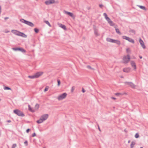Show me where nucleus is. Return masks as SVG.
<instances>
[{
  "mask_svg": "<svg viewBox=\"0 0 148 148\" xmlns=\"http://www.w3.org/2000/svg\"><path fill=\"white\" fill-rule=\"evenodd\" d=\"M43 73L42 72H38L34 74L35 78H38L41 76Z\"/></svg>",
  "mask_w": 148,
  "mask_h": 148,
  "instance_id": "9",
  "label": "nucleus"
},
{
  "mask_svg": "<svg viewBox=\"0 0 148 148\" xmlns=\"http://www.w3.org/2000/svg\"><path fill=\"white\" fill-rule=\"evenodd\" d=\"M139 57L140 59H142V56H139Z\"/></svg>",
  "mask_w": 148,
  "mask_h": 148,
  "instance_id": "55",
  "label": "nucleus"
},
{
  "mask_svg": "<svg viewBox=\"0 0 148 148\" xmlns=\"http://www.w3.org/2000/svg\"><path fill=\"white\" fill-rule=\"evenodd\" d=\"M19 36H21L24 38H26L27 37V35L24 33L20 32Z\"/></svg>",
  "mask_w": 148,
  "mask_h": 148,
  "instance_id": "17",
  "label": "nucleus"
},
{
  "mask_svg": "<svg viewBox=\"0 0 148 148\" xmlns=\"http://www.w3.org/2000/svg\"><path fill=\"white\" fill-rule=\"evenodd\" d=\"M82 91L83 93L84 92H85V90L83 88H82Z\"/></svg>",
  "mask_w": 148,
  "mask_h": 148,
  "instance_id": "48",
  "label": "nucleus"
},
{
  "mask_svg": "<svg viewBox=\"0 0 148 148\" xmlns=\"http://www.w3.org/2000/svg\"><path fill=\"white\" fill-rule=\"evenodd\" d=\"M24 144L25 145V146H27L28 145V142L27 141H25L24 143Z\"/></svg>",
  "mask_w": 148,
  "mask_h": 148,
  "instance_id": "43",
  "label": "nucleus"
},
{
  "mask_svg": "<svg viewBox=\"0 0 148 148\" xmlns=\"http://www.w3.org/2000/svg\"><path fill=\"white\" fill-rule=\"evenodd\" d=\"M28 109L29 110L32 112H35V110L32 109L30 105H28Z\"/></svg>",
  "mask_w": 148,
  "mask_h": 148,
  "instance_id": "18",
  "label": "nucleus"
},
{
  "mask_svg": "<svg viewBox=\"0 0 148 148\" xmlns=\"http://www.w3.org/2000/svg\"><path fill=\"white\" fill-rule=\"evenodd\" d=\"M114 43H116L118 45H119L121 44V42L120 41L118 40H115L114 42Z\"/></svg>",
  "mask_w": 148,
  "mask_h": 148,
  "instance_id": "24",
  "label": "nucleus"
},
{
  "mask_svg": "<svg viewBox=\"0 0 148 148\" xmlns=\"http://www.w3.org/2000/svg\"><path fill=\"white\" fill-rule=\"evenodd\" d=\"M20 20L21 22L24 23L30 27H33L34 26V24L31 22L28 21L23 19H21Z\"/></svg>",
  "mask_w": 148,
  "mask_h": 148,
  "instance_id": "1",
  "label": "nucleus"
},
{
  "mask_svg": "<svg viewBox=\"0 0 148 148\" xmlns=\"http://www.w3.org/2000/svg\"><path fill=\"white\" fill-rule=\"evenodd\" d=\"M59 25L60 27H61L64 30H66V27L64 25L62 24L61 23H60L59 24Z\"/></svg>",
  "mask_w": 148,
  "mask_h": 148,
  "instance_id": "15",
  "label": "nucleus"
},
{
  "mask_svg": "<svg viewBox=\"0 0 148 148\" xmlns=\"http://www.w3.org/2000/svg\"><path fill=\"white\" fill-rule=\"evenodd\" d=\"M94 33L96 36H98L99 35V34L98 32V30L95 28H94Z\"/></svg>",
  "mask_w": 148,
  "mask_h": 148,
  "instance_id": "14",
  "label": "nucleus"
},
{
  "mask_svg": "<svg viewBox=\"0 0 148 148\" xmlns=\"http://www.w3.org/2000/svg\"><path fill=\"white\" fill-rule=\"evenodd\" d=\"M129 37H127L126 36H122V38L123 39H125L126 40H127L128 39V38Z\"/></svg>",
  "mask_w": 148,
  "mask_h": 148,
  "instance_id": "35",
  "label": "nucleus"
},
{
  "mask_svg": "<svg viewBox=\"0 0 148 148\" xmlns=\"http://www.w3.org/2000/svg\"><path fill=\"white\" fill-rule=\"evenodd\" d=\"M115 95L116 96H120L121 95L122 96L123 95V94L120 93H115Z\"/></svg>",
  "mask_w": 148,
  "mask_h": 148,
  "instance_id": "29",
  "label": "nucleus"
},
{
  "mask_svg": "<svg viewBox=\"0 0 148 148\" xmlns=\"http://www.w3.org/2000/svg\"><path fill=\"white\" fill-rule=\"evenodd\" d=\"M129 32L130 33H132L134 34H136V31L135 30L132 29L131 28H130Z\"/></svg>",
  "mask_w": 148,
  "mask_h": 148,
  "instance_id": "22",
  "label": "nucleus"
},
{
  "mask_svg": "<svg viewBox=\"0 0 148 148\" xmlns=\"http://www.w3.org/2000/svg\"><path fill=\"white\" fill-rule=\"evenodd\" d=\"M36 133H34L32 134V137H34L36 136Z\"/></svg>",
  "mask_w": 148,
  "mask_h": 148,
  "instance_id": "46",
  "label": "nucleus"
},
{
  "mask_svg": "<svg viewBox=\"0 0 148 148\" xmlns=\"http://www.w3.org/2000/svg\"><path fill=\"white\" fill-rule=\"evenodd\" d=\"M64 12L66 14L69 15V16H71V17H73V14L72 13H71V12H67L65 10H64Z\"/></svg>",
  "mask_w": 148,
  "mask_h": 148,
  "instance_id": "13",
  "label": "nucleus"
},
{
  "mask_svg": "<svg viewBox=\"0 0 148 148\" xmlns=\"http://www.w3.org/2000/svg\"><path fill=\"white\" fill-rule=\"evenodd\" d=\"M140 148H143V147H141Z\"/></svg>",
  "mask_w": 148,
  "mask_h": 148,
  "instance_id": "57",
  "label": "nucleus"
},
{
  "mask_svg": "<svg viewBox=\"0 0 148 148\" xmlns=\"http://www.w3.org/2000/svg\"><path fill=\"white\" fill-rule=\"evenodd\" d=\"M49 87L48 86H46L44 90V91L45 92H46L49 89Z\"/></svg>",
  "mask_w": 148,
  "mask_h": 148,
  "instance_id": "36",
  "label": "nucleus"
},
{
  "mask_svg": "<svg viewBox=\"0 0 148 148\" xmlns=\"http://www.w3.org/2000/svg\"><path fill=\"white\" fill-rule=\"evenodd\" d=\"M138 7L141 9H142L144 10H146V8L144 6L142 5H138Z\"/></svg>",
  "mask_w": 148,
  "mask_h": 148,
  "instance_id": "25",
  "label": "nucleus"
},
{
  "mask_svg": "<svg viewBox=\"0 0 148 148\" xmlns=\"http://www.w3.org/2000/svg\"><path fill=\"white\" fill-rule=\"evenodd\" d=\"M115 40L114 39L110 38H108L107 39V41L110 42L114 43V42Z\"/></svg>",
  "mask_w": 148,
  "mask_h": 148,
  "instance_id": "16",
  "label": "nucleus"
},
{
  "mask_svg": "<svg viewBox=\"0 0 148 148\" xmlns=\"http://www.w3.org/2000/svg\"><path fill=\"white\" fill-rule=\"evenodd\" d=\"M108 22L111 26H114L115 25V23H114L113 21H112L111 20Z\"/></svg>",
  "mask_w": 148,
  "mask_h": 148,
  "instance_id": "19",
  "label": "nucleus"
},
{
  "mask_svg": "<svg viewBox=\"0 0 148 148\" xmlns=\"http://www.w3.org/2000/svg\"><path fill=\"white\" fill-rule=\"evenodd\" d=\"M10 32V31H6L5 32L6 33H8V32Z\"/></svg>",
  "mask_w": 148,
  "mask_h": 148,
  "instance_id": "54",
  "label": "nucleus"
},
{
  "mask_svg": "<svg viewBox=\"0 0 148 148\" xmlns=\"http://www.w3.org/2000/svg\"><path fill=\"white\" fill-rule=\"evenodd\" d=\"M136 144L135 142L132 141L130 145V148H133L134 145Z\"/></svg>",
  "mask_w": 148,
  "mask_h": 148,
  "instance_id": "23",
  "label": "nucleus"
},
{
  "mask_svg": "<svg viewBox=\"0 0 148 148\" xmlns=\"http://www.w3.org/2000/svg\"><path fill=\"white\" fill-rule=\"evenodd\" d=\"M115 30H116V32L117 33L119 34H121V33L120 32V31L119 29L116 28Z\"/></svg>",
  "mask_w": 148,
  "mask_h": 148,
  "instance_id": "30",
  "label": "nucleus"
},
{
  "mask_svg": "<svg viewBox=\"0 0 148 148\" xmlns=\"http://www.w3.org/2000/svg\"><path fill=\"white\" fill-rule=\"evenodd\" d=\"M123 71L125 73H129L130 72V69L128 68H124L123 69Z\"/></svg>",
  "mask_w": 148,
  "mask_h": 148,
  "instance_id": "21",
  "label": "nucleus"
},
{
  "mask_svg": "<svg viewBox=\"0 0 148 148\" xmlns=\"http://www.w3.org/2000/svg\"><path fill=\"white\" fill-rule=\"evenodd\" d=\"M99 6L100 8H102V4H100L99 5Z\"/></svg>",
  "mask_w": 148,
  "mask_h": 148,
  "instance_id": "53",
  "label": "nucleus"
},
{
  "mask_svg": "<svg viewBox=\"0 0 148 148\" xmlns=\"http://www.w3.org/2000/svg\"><path fill=\"white\" fill-rule=\"evenodd\" d=\"M17 145L16 144L14 143L12 145L11 148H15L16 147Z\"/></svg>",
  "mask_w": 148,
  "mask_h": 148,
  "instance_id": "37",
  "label": "nucleus"
},
{
  "mask_svg": "<svg viewBox=\"0 0 148 148\" xmlns=\"http://www.w3.org/2000/svg\"><path fill=\"white\" fill-rule=\"evenodd\" d=\"M130 140H129L128 141V143H130Z\"/></svg>",
  "mask_w": 148,
  "mask_h": 148,
  "instance_id": "56",
  "label": "nucleus"
},
{
  "mask_svg": "<svg viewBox=\"0 0 148 148\" xmlns=\"http://www.w3.org/2000/svg\"><path fill=\"white\" fill-rule=\"evenodd\" d=\"M131 64L132 67H133L134 70L136 69V66L135 62L133 61H131Z\"/></svg>",
  "mask_w": 148,
  "mask_h": 148,
  "instance_id": "11",
  "label": "nucleus"
},
{
  "mask_svg": "<svg viewBox=\"0 0 148 148\" xmlns=\"http://www.w3.org/2000/svg\"><path fill=\"white\" fill-rule=\"evenodd\" d=\"M139 42L143 48L144 49H145L146 47L145 45L144 42L140 38L139 39Z\"/></svg>",
  "mask_w": 148,
  "mask_h": 148,
  "instance_id": "10",
  "label": "nucleus"
},
{
  "mask_svg": "<svg viewBox=\"0 0 148 148\" xmlns=\"http://www.w3.org/2000/svg\"><path fill=\"white\" fill-rule=\"evenodd\" d=\"M36 0V1H38V0Z\"/></svg>",
  "mask_w": 148,
  "mask_h": 148,
  "instance_id": "59",
  "label": "nucleus"
},
{
  "mask_svg": "<svg viewBox=\"0 0 148 148\" xmlns=\"http://www.w3.org/2000/svg\"><path fill=\"white\" fill-rule=\"evenodd\" d=\"M124 131L126 133H127L128 132L127 130L126 129H124Z\"/></svg>",
  "mask_w": 148,
  "mask_h": 148,
  "instance_id": "47",
  "label": "nucleus"
},
{
  "mask_svg": "<svg viewBox=\"0 0 148 148\" xmlns=\"http://www.w3.org/2000/svg\"><path fill=\"white\" fill-rule=\"evenodd\" d=\"M36 0V1H38V0Z\"/></svg>",
  "mask_w": 148,
  "mask_h": 148,
  "instance_id": "58",
  "label": "nucleus"
},
{
  "mask_svg": "<svg viewBox=\"0 0 148 148\" xmlns=\"http://www.w3.org/2000/svg\"><path fill=\"white\" fill-rule=\"evenodd\" d=\"M98 129L100 131H101V129L99 127V125H98Z\"/></svg>",
  "mask_w": 148,
  "mask_h": 148,
  "instance_id": "51",
  "label": "nucleus"
},
{
  "mask_svg": "<svg viewBox=\"0 0 148 148\" xmlns=\"http://www.w3.org/2000/svg\"><path fill=\"white\" fill-rule=\"evenodd\" d=\"M49 115L47 114H46L42 115L40 117V118L42 119L43 121L48 118Z\"/></svg>",
  "mask_w": 148,
  "mask_h": 148,
  "instance_id": "8",
  "label": "nucleus"
},
{
  "mask_svg": "<svg viewBox=\"0 0 148 148\" xmlns=\"http://www.w3.org/2000/svg\"><path fill=\"white\" fill-rule=\"evenodd\" d=\"M58 3V2H56V3ZM56 3V2L55 0H48L46 1L45 2V3L47 5L54 3Z\"/></svg>",
  "mask_w": 148,
  "mask_h": 148,
  "instance_id": "6",
  "label": "nucleus"
},
{
  "mask_svg": "<svg viewBox=\"0 0 148 148\" xmlns=\"http://www.w3.org/2000/svg\"><path fill=\"white\" fill-rule=\"evenodd\" d=\"M87 68L88 69H90L91 70H94V69L92 68L91 66L90 65H88L87 66Z\"/></svg>",
  "mask_w": 148,
  "mask_h": 148,
  "instance_id": "38",
  "label": "nucleus"
},
{
  "mask_svg": "<svg viewBox=\"0 0 148 148\" xmlns=\"http://www.w3.org/2000/svg\"><path fill=\"white\" fill-rule=\"evenodd\" d=\"M67 94L66 92L62 94L59 95L58 98V99L59 100H61L65 98L67 96Z\"/></svg>",
  "mask_w": 148,
  "mask_h": 148,
  "instance_id": "5",
  "label": "nucleus"
},
{
  "mask_svg": "<svg viewBox=\"0 0 148 148\" xmlns=\"http://www.w3.org/2000/svg\"><path fill=\"white\" fill-rule=\"evenodd\" d=\"M111 99H114V100H115L116 99V98L114 97H111Z\"/></svg>",
  "mask_w": 148,
  "mask_h": 148,
  "instance_id": "49",
  "label": "nucleus"
},
{
  "mask_svg": "<svg viewBox=\"0 0 148 148\" xmlns=\"http://www.w3.org/2000/svg\"><path fill=\"white\" fill-rule=\"evenodd\" d=\"M28 77L31 79L36 78L34 76V75H29Z\"/></svg>",
  "mask_w": 148,
  "mask_h": 148,
  "instance_id": "32",
  "label": "nucleus"
},
{
  "mask_svg": "<svg viewBox=\"0 0 148 148\" xmlns=\"http://www.w3.org/2000/svg\"><path fill=\"white\" fill-rule=\"evenodd\" d=\"M34 32H35L36 33H38L39 32V30L37 28H35L34 29Z\"/></svg>",
  "mask_w": 148,
  "mask_h": 148,
  "instance_id": "33",
  "label": "nucleus"
},
{
  "mask_svg": "<svg viewBox=\"0 0 148 148\" xmlns=\"http://www.w3.org/2000/svg\"><path fill=\"white\" fill-rule=\"evenodd\" d=\"M127 40H128L129 42L132 43L133 44L135 42L134 40L130 38L129 37L128 38Z\"/></svg>",
  "mask_w": 148,
  "mask_h": 148,
  "instance_id": "20",
  "label": "nucleus"
},
{
  "mask_svg": "<svg viewBox=\"0 0 148 148\" xmlns=\"http://www.w3.org/2000/svg\"><path fill=\"white\" fill-rule=\"evenodd\" d=\"M4 89L5 90H11V88H10L8 87V86H5L4 87Z\"/></svg>",
  "mask_w": 148,
  "mask_h": 148,
  "instance_id": "31",
  "label": "nucleus"
},
{
  "mask_svg": "<svg viewBox=\"0 0 148 148\" xmlns=\"http://www.w3.org/2000/svg\"><path fill=\"white\" fill-rule=\"evenodd\" d=\"M75 89V87L74 86L72 87L71 88V91L73 92Z\"/></svg>",
  "mask_w": 148,
  "mask_h": 148,
  "instance_id": "44",
  "label": "nucleus"
},
{
  "mask_svg": "<svg viewBox=\"0 0 148 148\" xmlns=\"http://www.w3.org/2000/svg\"><path fill=\"white\" fill-rule=\"evenodd\" d=\"M43 121L42 120V119L41 118H40V119L36 121V122L38 123H42Z\"/></svg>",
  "mask_w": 148,
  "mask_h": 148,
  "instance_id": "26",
  "label": "nucleus"
},
{
  "mask_svg": "<svg viewBox=\"0 0 148 148\" xmlns=\"http://www.w3.org/2000/svg\"><path fill=\"white\" fill-rule=\"evenodd\" d=\"M7 122L8 123H10L11 122V120H8L7 121Z\"/></svg>",
  "mask_w": 148,
  "mask_h": 148,
  "instance_id": "50",
  "label": "nucleus"
},
{
  "mask_svg": "<svg viewBox=\"0 0 148 148\" xmlns=\"http://www.w3.org/2000/svg\"><path fill=\"white\" fill-rule=\"evenodd\" d=\"M106 19L107 21L108 22L111 19H110V18L108 17H107V18H105Z\"/></svg>",
  "mask_w": 148,
  "mask_h": 148,
  "instance_id": "42",
  "label": "nucleus"
},
{
  "mask_svg": "<svg viewBox=\"0 0 148 148\" xmlns=\"http://www.w3.org/2000/svg\"><path fill=\"white\" fill-rule=\"evenodd\" d=\"M57 82H58V86H59L60 85V83H61L59 79H58L57 80Z\"/></svg>",
  "mask_w": 148,
  "mask_h": 148,
  "instance_id": "39",
  "label": "nucleus"
},
{
  "mask_svg": "<svg viewBox=\"0 0 148 148\" xmlns=\"http://www.w3.org/2000/svg\"><path fill=\"white\" fill-rule=\"evenodd\" d=\"M30 130L29 129H27L26 130V132L27 133H28L30 131Z\"/></svg>",
  "mask_w": 148,
  "mask_h": 148,
  "instance_id": "45",
  "label": "nucleus"
},
{
  "mask_svg": "<svg viewBox=\"0 0 148 148\" xmlns=\"http://www.w3.org/2000/svg\"><path fill=\"white\" fill-rule=\"evenodd\" d=\"M12 49L14 51H19L23 53H25L26 52V51L24 49L22 48L21 47H16V48H13Z\"/></svg>",
  "mask_w": 148,
  "mask_h": 148,
  "instance_id": "4",
  "label": "nucleus"
},
{
  "mask_svg": "<svg viewBox=\"0 0 148 148\" xmlns=\"http://www.w3.org/2000/svg\"><path fill=\"white\" fill-rule=\"evenodd\" d=\"M12 32L16 35L19 36L20 32L15 30H12Z\"/></svg>",
  "mask_w": 148,
  "mask_h": 148,
  "instance_id": "12",
  "label": "nucleus"
},
{
  "mask_svg": "<svg viewBox=\"0 0 148 148\" xmlns=\"http://www.w3.org/2000/svg\"><path fill=\"white\" fill-rule=\"evenodd\" d=\"M130 59V56L129 55H127L126 56H124L123 58V63L127 64L128 63Z\"/></svg>",
  "mask_w": 148,
  "mask_h": 148,
  "instance_id": "2",
  "label": "nucleus"
},
{
  "mask_svg": "<svg viewBox=\"0 0 148 148\" xmlns=\"http://www.w3.org/2000/svg\"><path fill=\"white\" fill-rule=\"evenodd\" d=\"M139 135L138 133H136L135 135V137L136 138H138L139 137Z\"/></svg>",
  "mask_w": 148,
  "mask_h": 148,
  "instance_id": "40",
  "label": "nucleus"
},
{
  "mask_svg": "<svg viewBox=\"0 0 148 148\" xmlns=\"http://www.w3.org/2000/svg\"><path fill=\"white\" fill-rule=\"evenodd\" d=\"M8 18H9L8 17H5V18H4V19L5 20H6V19H8Z\"/></svg>",
  "mask_w": 148,
  "mask_h": 148,
  "instance_id": "52",
  "label": "nucleus"
},
{
  "mask_svg": "<svg viewBox=\"0 0 148 148\" xmlns=\"http://www.w3.org/2000/svg\"><path fill=\"white\" fill-rule=\"evenodd\" d=\"M103 15L104 16L105 18L108 17L107 14L105 13H103Z\"/></svg>",
  "mask_w": 148,
  "mask_h": 148,
  "instance_id": "41",
  "label": "nucleus"
},
{
  "mask_svg": "<svg viewBox=\"0 0 148 148\" xmlns=\"http://www.w3.org/2000/svg\"><path fill=\"white\" fill-rule=\"evenodd\" d=\"M44 22L47 24L50 27L51 26V25L48 21H44Z\"/></svg>",
  "mask_w": 148,
  "mask_h": 148,
  "instance_id": "28",
  "label": "nucleus"
},
{
  "mask_svg": "<svg viewBox=\"0 0 148 148\" xmlns=\"http://www.w3.org/2000/svg\"><path fill=\"white\" fill-rule=\"evenodd\" d=\"M14 113L20 116H24V114L23 113L19 110L16 109L13 111Z\"/></svg>",
  "mask_w": 148,
  "mask_h": 148,
  "instance_id": "3",
  "label": "nucleus"
},
{
  "mask_svg": "<svg viewBox=\"0 0 148 148\" xmlns=\"http://www.w3.org/2000/svg\"><path fill=\"white\" fill-rule=\"evenodd\" d=\"M124 84L126 85H128L132 88H135V85L132 82H124Z\"/></svg>",
  "mask_w": 148,
  "mask_h": 148,
  "instance_id": "7",
  "label": "nucleus"
},
{
  "mask_svg": "<svg viewBox=\"0 0 148 148\" xmlns=\"http://www.w3.org/2000/svg\"><path fill=\"white\" fill-rule=\"evenodd\" d=\"M39 105L38 104V103H36L35 106V110H38L39 108Z\"/></svg>",
  "mask_w": 148,
  "mask_h": 148,
  "instance_id": "27",
  "label": "nucleus"
},
{
  "mask_svg": "<svg viewBox=\"0 0 148 148\" xmlns=\"http://www.w3.org/2000/svg\"><path fill=\"white\" fill-rule=\"evenodd\" d=\"M126 52L127 53H130L131 52V51L129 48H127L126 49Z\"/></svg>",
  "mask_w": 148,
  "mask_h": 148,
  "instance_id": "34",
  "label": "nucleus"
}]
</instances>
